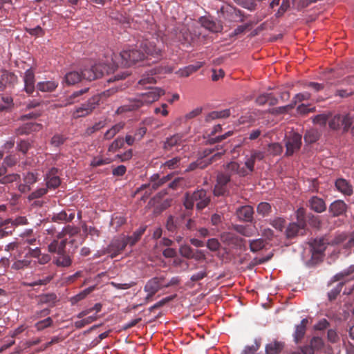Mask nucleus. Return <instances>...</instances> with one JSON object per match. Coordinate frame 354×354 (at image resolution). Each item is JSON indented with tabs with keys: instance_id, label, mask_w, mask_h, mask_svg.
Masks as SVG:
<instances>
[{
	"instance_id": "f257e3e1",
	"label": "nucleus",
	"mask_w": 354,
	"mask_h": 354,
	"mask_svg": "<svg viewBox=\"0 0 354 354\" xmlns=\"http://www.w3.org/2000/svg\"><path fill=\"white\" fill-rule=\"evenodd\" d=\"M164 94L165 91L159 87L150 88L147 92L138 95L136 97L130 99L128 104L120 106L117 113H122L137 110L142 106L149 105L157 101Z\"/></svg>"
},
{
	"instance_id": "f03ea898",
	"label": "nucleus",
	"mask_w": 354,
	"mask_h": 354,
	"mask_svg": "<svg viewBox=\"0 0 354 354\" xmlns=\"http://www.w3.org/2000/svg\"><path fill=\"white\" fill-rule=\"evenodd\" d=\"M118 64L113 57H108L105 61L88 68H84L82 71L83 79L88 81L95 80L102 77L104 73L109 74L114 72Z\"/></svg>"
},
{
	"instance_id": "7ed1b4c3",
	"label": "nucleus",
	"mask_w": 354,
	"mask_h": 354,
	"mask_svg": "<svg viewBox=\"0 0 354 354\" xmlns=\"http://www.w3.org/2000/svg\"><path fill=\"white\" fill-rule=\"evenodd\" d=\"M180 281L181 279L178 276L168 279L166 275L160 274L150 279L146 283L144 290L147 293V298L151 297L160 290L178 286Z\"/></svg>"
},
{
	"instance_id": "20e7f679",
	"label": "nucleus",
	"mask_w": 354,
	"mask_h": 354,
	"mask_svg": "<svg viewBox=\"0 0 354 354\" xmlns=\"http://www.w3.org/2000/svg\"><path fill=\"white\" fill-rule=\"evenodd\" d=\"M111 56L118 64L117 68L119 66V59H120V64L124 67H129L145 59L144 52L140 48H137L136 44L134 46H129L123 49L118 55L111 53L109 57Z\"/></svg>"
},
{
	"instance_id": "39448f33",
	"label": "nucleus",
	"mask_w": 354,
	"mask_h": 354,
	"mask_svg": "<svg viewBox=\"0 0 354 354\" xmlns=\"http://www.w3.org/2000/svg\"><path fill=\"white\" fill-rule=\"evenodd\" d=\"M211 201L210 196L204 189L194 191L193 193H186L184 205L187 209H192L196 204L198 210H202L208 206Z\"/></svg>"
},
{
	"instance_id": "423d86ee",
	"label": "nucleus",
	"mask_w": 354,
	"mask_h": 354,
	"mask_svg": "<svg viewBox=\"0 0 354 354\" xmlns=\"http://www.w3.org/2000/svg\"><path fill=\"white\" fill-rule=\"evenodd\" d=\"M136 46L141 49L145 53V58L152 57L156 59L153 62L160 59L162 56V50L157 47L153 41H149L147 39H138L136 43Z\"/></svg>"
},
{
	"instance_id": "0eeeda50",
	"label": "nucleus",
	"mask_w": 354,
	"mask_h": 354,
	"mask_svg": "<svg viewBox=\"0 0 354 354\" xmlns=\"http://www.w3.org/2000/svg\"><path fill=\"white\" fill-rule=\"evenodd\" d=\"M230 182V174L218 173L216 176V183L213 189L214 195L215 196H229L231 194L229 189Z\"/></svg>"
},
{
	"instance_id": "6e6552de",
	"label": "nucleus",
	"mask_w": 354,
	"mask_h": 354,
	"mask_svg": "<svg viewBox=\"0 0 354 354\" xmlns=\"http://www.w3.org/2000/svg\"><path fill=\"white\" fill-rule=\"evenodd\" d=\"M100 97L94 95L89 98L85 103L82 104L80 106L76 107L72 111V117L74 119L85 117L89 115L99 104Z\"/></svg>"
},
{
	"instance_id": "1a4fd4ad",
	"label": "nucleus",
	"mask_w": 354,
	"mask_h": 354,
	"mask_svg": "<svg viewBox=\"0 0 354 354\" xmlns=\"http://www.w3.org/2000/svg\"><path fill=\"white\" fill-rule=\"evenodd\" d=\"M171 39L174 42H180L186 46L192 45L196 39V35L190 32L189 30L185 26H182L171 32Z\"/></svg>"
},
{
	"instance_id": "9d476101",
	"label": "nucleus",
	"mask_w": 354,
	"mask_h": 354,
	"mask_svg": "<svg viewBox=\"0 0 354 354\" xmlns=\"http://www.w3.org/2000/svg\"><path fill=\"white\" fill-rule=\"evenodd\" d=\"M353 124L352 118L349 114L346 115H340L337 114L333 117V118L329 121L328 125L329 127L333 130H337L340 129L341 127H344V130L347 131L348 129Z\"/></svg>"
},
{
	"instance_id": "9b49d317",
	"label": "nucleus",
	"mask_w": 354,
	"mask_h": 354,
	"mask_svg": "<svg viewBox=\"0 0 354 354\" xmlns=\"http://www.w3.org/2000/svg\"><path fill=\"white\" fill-rule=\"evenodd\" d=\"M128 241L125 238L114 239L106 248L104 254H109L111 258L117 257L126 248Z\"/></svg>"
},
{
	"instance_id": "f8f14e48",
	"label": "nucleus",
	"mask_w": 354,
	"mask_h": 354,
	"mask_svg": "<svg viewBox=\"0 0 354 354\" xmlns=\"http://www.w3.org/2000/svg\"><path fill=\"white\" fill-rule=\"evenodd\" d=\"M301 145V136L294 133L287 138L286 142V156H292L296 151L299 150Z\"/></svg>"
},
{
	"instance_id": "ddd939ff",
	"label": "nucleus",
	"mask_w": 354,
	"mask_h": 354,
	"mask_svg": "<svg viewBox=\"0 0 354 354\" xmlns=\"http://www.w3.org/2000/svg\"><path fill=\"white\" fill-rule=\"evenodd\" d=\"M223 15L226 20L231 22H243L246 18L242 11L232 6L226 8L223 11Z\"/></svg>"
},
{
	"instance_id": "4468645a",
	"label": "nucleus",
	"mask_w": 354,
	"mask_h": 354,
	"mask_svg": "<svg viewBox=\"0 0 354 354\" xmlns=\"http://www.w3.org/2000/svg\"><path fill=\"white\" fill-rule=\"evenodd\" d=\"M24 91L28 95H32L35 90V75L32 68L27 69L24 75Z\"/></svg>"
},
{
	"instance_id": "2eb2a0df",
	"label": "nucleus",
	"mask_w": 354,
	"mask_h": 354,
	"mask_svg": "<svg viewBox=\"0 0 354 354\" xmlns=\"http://www.w3.org/2000/svg\"><path fill=\"white\" fill-rule=\"evenodd\" d=\"M306 223L303 222H293L288 225L286 233L288 239H292L298 235H304L306 234Z\"/></svg>"
},
{
	"instance_id": "dca6fc26",
	"label": "nucleus",
	"mask_w": 354,
	"mask_h": 354,
	"mask_svg": "<svg viewBox=\"0 0 354 354\" xmlns=\"http://www.w3.org/2000/svg\"><path fill=\"white\" fill-rule=\"evenodd\" d=\"M347 209V204L343 200L338 199L330 203L328 211L333 216L337 217L345 214Z\"/></svg>"
},
{
	"instance_id": "f3484780",
	"label": "nucleus",
	"mask_w": 354,
	"mask_h": 354,
	"mask_svg": "<svg viewBox=\"0 0 354 354\" xmlns=\"http://www.w3.org/2000/svg\"><path fill=\"white\" fill-rule=\"evenodd\" d=\"M169 180V176H164L162 178H160L158 174H153L151 177V183L149 184H145L141 185V187L138 189V192L144 190L147 188H151V190H156L161 185L165 184Z\"/></svg>"
},
{
	"instance_id": "a211bd4d",
	"label": "nucleus",
	"mask_w": 354,
	"mask_h": 354,
	"mask_svg": "<svg viewBox=\"0 0 354 354\" xmlns=\"http://www.w3.org/2000/svg\"><path fill=\"white\" fill-rule=\"evenodd\" d=\"M335 186L338 192L346 196L353 194V188L351 183L345 178H337L335 182Z\"/></svg>"
},
{
	"instance_id": "6ab92c4d",
	"label": "nucleus",
	"mask_w": 354,
	"mask_h": 354,
	"mask_svg": "<svg viewBox=\"0 0 354 354\" xmlns=\"http://www.w3.org/2000/svg\"><path fill=\"white\" fill-rule=\"evenodd\" d=\"M200 23L203 27L213 32H219L223 30V25L220 21H214L206 17H201Z\"/></svg>"
},
{
	"instance_id": "aec40b11",
	"label": "nucleus",
	"mask_w": 354,
	"mask_h": 354,
	"mask_svg": "<svg viewBox=\"0 0 354 354\" xmlns=\"http://www.w3.org/2000/svg\"><path fill=\"white\" fill-rule=\"evenodd\" d=\"M183 142V135L182 133L174 134L166 139L163 145V149L165 151H171L175 147L181 146Z\"/></svg>"
},
{
	"instance_id": "412c9836",
	"label": "nucleus",
	"mask_w": 354,
	"mask_h": 354,
	"mask_svg": "<svg viewBox=\"0 0 354 354\" xmlns=\"http://www.w3.org/2000/svg\"><path fill=\"white\" fill-rule=\"evenodd\" d=\"M254 209L250 205H244L236 210L237 217L240 221L250 222L253 219Z\"/></svg>"
},
{
	"instance_id": "4be33fe9",
	"label": "nucleus",
	"mask_w": 354,
	"mask_h": 354,
	"mask_svg": "<svg viewBox=\"0 0 354 354\" xmlns=\"http://www.w3.org/2000/svg\"><path fill=\"white\" fill-rule=\"evenodd\" d=\"M310 208L317 213H322L326 209L325 201L316 196H312L308 201Z\"/></svg>"
},
{
	"instance_id": "5701e85b",
	"label": "nucleus",
	"mask_w": 354,
	"mask_h": 354,
	"mask_svg": "<svg viewBox=\"0 0 354 354\" xmlns=\"http://www.w3.org/2000/svg\"><path fill=\"white\" fill-rule=\"evenodd\" d=\"M67 239H62L59 241L57 239L53 240L48 246V250L50 253H57L63 254L66 252Z\"/></svg>"
},
{
	"instance_id": "b1692460",
	"label": "nucleus",
	"mask_w": 354,
	"mask_h": 354,
	"mask_svg": "<svg viewBox=\"0 0 354 354\" xmlns=\"http://www.w3.org/2000/svg\"><path fill=\"white\" fill-rule=\"evenodd\" d=\"M221 239L225 244L234 246H241V243L243 241L242 238L231 232L223 233L221 236Z\"/></svg>"
},
{
	"instance_id": "393cba45",
	"label": "nucleus",
	"mask_w": 354,
	"mask_h": 354,
	"mask_svg": "<svg viewBox=\"0 0 354 354\" xmlns=\"http://www.w3.org/2000/svg\"><path fill=\"white\" fill-rule=\"evenodd\" d=\"M58 85V82L55 80L41 81L37 84L36 88L43 93H52L56 90Z\"/></svg>"
},
{
	"instance_id": "a878e982",
	"label": "nucleus",
	"mask_w": 354,
	"mask_h": 354,
	"mask_svg": "<svg viewBox=\"0 0 354 354\" xmlns=\"http://www.w3.org/2000/svg\"><path fill=\"white\" fill-rule=\"evenodd\" d=\"M37 265L36 261L31 260L26 254L23 259L15 261L12 268L15 270H24L25 268H31Z\"/></svg>"
},
{
	"instance_id": "bb28decb",
	"label": "nucleus",
	"mask_w": 354,
	"mask_h": 354,
	"mask_svg": "<svg viewBox=\"0 0 354 354\" xmlns=\"http://www.w3.org/2000/svg\"><path fill=\"white\" fill-rule=\"evenodd\" d=\"M204 64V62H197L195 64L187 66L183 68H180L176 72L180 77H188L193 73L197 71Z\"/></svg>"
},
{
	"instance_id": "cd10ccee",
	"label": "nucleus",
	"mask_w": 354,
	"mask_h": 354,
	"mask_svg": "<svg viewBox=\"0 0 354 354\" xmlns=\"http://www.w3.org/2000/svg\"><path fill=\"white\" fill-rule=\"evenodd\" d=\"M87 313L86 312L80 313L77 317L80 318V320H76L75 322V326L77 328H84L86 324H90L93 321H95L97 317L95 315V313L93 315L88 316L85 318H83L84 316H86Z\"/></svg>"
},
{
	"instance_id": "c85d7f7f",
	"label": "nucleus",
	"mask_w": 354,
	"mask_h": 354,
	"mask_svg": "<svg viewBox=\"0 0 354 354\" xmlns=\"http://www.w3.org/2000/svg\"><path fill=\"white\" fill-rule=\"evenodd\" d=\"M57 171V169L53 168L50 171L49 174H47L46 180V186L48 188L55 189L59 186L61 180L57 176H55Z\"/></svg>"
},
{
	"instance_id": "c756f323",
	"label": "nucleus",
	"mask_w": 354,
	"mask_h": 354,
	"mask_svg": "<svg viewBox=\"0 0 354 354\" xmlns=\"http://www.w3.org/2000/svg\"><path fill=\"white\" fill-rule=\"evenodd\" d=\"M308 323V320L307 319H304L301 320L300 324L296 326L295 332L294 333V339L297 344L304 338L306 333V325Z\"/></svg>"
},
{
	"instance_id": "7c9ffc66",
	"label": "nucleus",
	"mask_w": 354,
	"mask_h": 354,
	"mask_svg": "<svg viewBox=\"0 0 354 354\" xmlns=\"http://www.w3.org/2000/svg\"><path fill=\"white\" fill-rule=\"evenodd\" d=\"M6 167L4 165L0 166V183L1 184H7L14 181H16L19 176L15 174H11L6 175Z\"/></svg>"
},
{
	"instance_id": "2f4dec72",
	"label": "nucleus",
	"mask_w": 354,
	"mask_h": 354,
	"mask_svg": "<svg viewBox=\"0 0 354 354\" xmlns=\"http://www.w3.org/2000/svg\"><path fill=\"white\" fill-rule=\"evenodd\" d=\"M231 115L230 109L222 111H214L210 112L205 118V121L209 122L218 118H227Z\"/></svg>"
},
{
	"instance_id": "473e14b6",
	"label": "nucleus",
	"mask_w": 354,
	"mask_h": 354,
	"mask_svg": "<svg viewBox=\"0 0 354 354\" xmlns=\"http://www.w3.org/2000/svg\"><path fill=\"white\" fill-rule=\"evenodd\" d=\"M327 243H328L324 238L315 239L312 243L313 254H323L326 248Z\"/></svg>"
},
{
	"instance_id": "72a5a7b5",
	"label": "nucleus",
	"mask_w": 354,
	"mask_h": 354,
	"mask_svg": "<svg viewBox=\"0 0 354 354\" xmlns=\"http://www.w3.org/2000/svg\"><path fill=\"white\" fill-rule=\"evenodd\" d=\"M83 79L82 71H71L65 75L64 80L68 85H73L80 82Z\"/></svg>"
},
{
	"instance_id": "f704fd0d",
	"label": "nucleus",
	"mask_w": 354,
	"mask_h": 354,
	"mask_svg": "<svg viewBox=\"0 0 354 354\" xmlns=\"http://www.w3.org/2000/svg\"><path fill=\"white\" fill-rule=\"evenodd\" d=\"M283 344L281 342L274 341L268 343L265 347L266 354H279L282 351Z\"/></svg>"
},
{
	"instance_id": "c9c22d12",
	"label": "nucleus",
	"mask_w": 354,
	"mask_h": 354,
	"mask_svg": "<svg viewBox=\"0 0 354 354\" xmlns=\"http://www.w3.org/2000/svg\"><path fill=\"white\" fill-rule=\"evenodd\" d=\"M58 301L57 296L55 293L44 294L39 297V302L53 307Z\"/></svg>"
},
{
	"instance_id": "e433bc0d",
	"label": "nucleus",
	"mask_w": 354,
	"mask_h": 354,
	"mask_svg": "<svg viewBox=\"0 0 354 354\" xmlns=\"http://www.w3.org/2000/svg\"><path fill=\"white\" fill-rule=\"evenodd\" d=\"M146 226H141L136 230L131 236H129L125 239L131 246L134 245L141 238L146 230Z\"/></svg>"
},
{
	"instance_id": "4c0bfd02",
	"label": "nucleus",
	"mask_w": 354,
	"mask_h": 354,
	"mask_svg": "<svg viewBox=\"0 0 354 354\" xmlns=\"http://www.w3.org/2000/svg\"><path fill=\"white\" fill-rule=\"evenodd\" d=\"M319 137L320 133L319 131L315 129H311L306 131L304 134V139L307 144H313L317 141Z\"/></svg>"
},
{
	"instance_id": "58836bf2",
	"label": "nucleus",
	"mask_w": 354,
	"mask_h": 354,
	"mask_svg": "<svg viewBox=\"0 0 354 354\" xmlns=\"http://www.w3.org/2000/svg\"><path fill=\"white\" fill-rule=\"evenodd\" d=\"M180 218H176L171 215L169 216L166 221L167 230L170 232H176L180 225Z\"/></svg>"
},
{
	"instance_id": "ea45409f",
	"label": "nucleus",
	"mask_w": 354,
	"mask_h": 354,
	"mask_svg": "<svg viewBox=\"0 0 354 354\" xmlns=\"http://www.w3.org/2000/svg\"><path fill=\"white\" fill-rule=\"evenodd\" d=\"M267 243L263 239H257L249 241L250 250L252 252H257L263 249Z\"/></svg>"
},
{
	"instance_id": "a19ab883",
	"label": "nucleus",
	"mask_w": 354,
	"mask_h": 354,
	"mask_svg": "<svg viewBox=\"0 0 354 354\" xmlns=\"http://www.w3.org/2000/svg\"><path fill=\"white\" fill-rule=\"evenodd\" d=\"M124 127V122H119L115 125H113L111 129L107 130L104 135V138L105 140H111L118 133H119L123 128Z\"/></svg>"
},
{
	"instance_id": "79ce46f5",
	"label": "nucleus",
	"mask_w": 354,
	"mask_h": 354,
	"mask_svg": "<svg viewBox=\"0 0 354 354\" xmlns=\"http://www.w3.org/2000/svg\"><path fill=\"white\" fill-rule=\"evenodd\" d=\"M96 288V286H90L80 293L77 294L74 297H71V301L73 304L77 303L78 301L86 298L89 294H91Z\"/></svg>"
},
{
	"instance_id": "37998d69",
	"label": "nucleus",
	"mask_w": 354,
	"mask_h": 354,
	"mask_svg": "<svg viewBox=\"0 0 354 354\" xmlns=\"http://www.w3.org/2000/svg\"><path fill=\"white\" fill-rule=\"evenodd\" d=\"M59 257L55 259V263L59 267H69L72 263L71 257L66 254H58Z\"/></svg>"
},
{
	"instance_id": "c03bdc74",
	"label": "nucleus",
	"mask_w": 354,
	"mask_h": 354,
	"mask_svg": "<svg viewBox=\"0 0 354 354\" xmlns=\"http://www.w3.org/2000/svg\"><path fill=\"white\" fill-rule=\"evenodd\" d=\"M354 272V266H351L348 268L342 270V272L336 274L333 278V281H339L345 283V278Z\"/></svg>"
},
{
	"instance_id": "a18cd8bd",
	"label": "nucleus",
	"mask_w": 354,
	"mask_h": 354,
	"mask_svg": "<svg viewBox=\"0 0 354 354\" xmlns=\"http://www.w3.org/2000/svg\"><path fill=\"white\" fill-rule=\"evenodd\" d=\"M180 254L188 259H192L194 250L188 244H183L179 247Z\"/></svg>"
},
{
	"instance_id": "49530a36",
	"label": "nucleus",
	"mask_w": 354,
	"mask_h": 354,
	"mask_svg": "<svg viewBox=\"0 0 354 354\" xmlns=\"http://www.w3.org/2000/svg\"><path fill=\"white\" fill-rule=\"evenodd\" d=\"M1 100L0 112H6L10 110L12 106V98L10 96H3Z\"/></svg>"
},
{
	"instance_id": "de8ad7c7",
	"label": "nucleus",
	"mask_w": 354,
	"mask_h": 354,
	"mask_svg": "<svg viewBox=\"0 0 354 354\" xmlns=\"http://www.w3.org/2000/svg\"><path fill=\"white\" fill-rule=\"evenodd\" d=\"M261 342L259 339H254V344L252 346H245L241 354H259L257 353L260 348Z\"/></svg>"
},
{
	"instance_id": "09e8293b",
	"label": "nucleus",
	"mask_w": 354,
	"mask_h": 354,
	"mask_svg": "<svg viewBox=\"0 0 354 354\" xmlns=\"http://www.w3.org/2000/svg\"><path fill=\"white\" fill-rule=\"evenodd\" d=\"M156 82V80L152 75H144L142 78L138 82V85L145 86L147 88H150L149 86H147L148 84H153Z\"/></svg>"
},
{
	"instance_id": "8fccbe9b",
	"label": "nucleus",
	"mask_w": 354,
	"mask_h": 354,
	"mask_svg": "<svg viewBox=\"0 0 354 354\" xmlns=\"http://www.w3.org/2000/svg\"><path fill=\"white\" fill-rule=\"evenodd\" d=\"M271 212V205L266 202L260 203L257 206V212L262 216H268Z\"/></svg>"
},
{
	"instance_id": "3c124183",
	"label": "nucleus",
	"mask_w": 354,
	"mask_h": 354,
	"mask_svg": "<svg viewBox=\"0 0 354 354\" xmlns=\"http://www.w3.org/2000/svg\"><path fill=\"white\" fill-rule=\"evenodd\" d=\"M344 282H339L334 288L328 293V298L330 301L335 300L342 291Z\"/></svg>"
},
{
	"instance_id": "603ef678",
	"label": "nucleus",
	"mask_w": 354,
	"mask_h": 354,
	"mask_svg": "<svg viewBox=\"0 0 354 354\" xmlns=\"http://www.w3.org/2000/svg\"><path fill=\"white\" fill-rule=\"evenodd\" d=\"M53 324V319L51 317H48L44 320H39V322L35 324V327L37 329L38 331L43 330L44 328H46L50 326Z\"/></svg>"
},
{
	"instance_id": "864d4df0",
	"label": "nucleus",
	"mask_w": 354,
	"mask_h": 354,
	"mask_svg": "<svg viewBox=\"0 0 354 354\" xmlns=\"http://www.w3.org/2000/svg\"><path fill=\"white\" fill-rule=\"evenodd\" d=\"M124 145V138L118 137L109 145L108 151L110 152H115L118 149L122 148Z\"/></svg>"
},
{
	"instance_id": "5fc2aeb1",
	"label": "nucleus",
	"mask_w": 354,
	"mask_h": 354,
	"mask_svg": "<svg viewBox=\"0 0 354 354\" xmlns=\"http://www.w3.org/2000/svg\"><path fill=\"white\" fill-rule=\"evenodd\" d=\"M306 218L308 220V222L310 226L315 228H319L321 227V220L319 218V216H315L313 214H308L306 216Z\"/></svg>"
},
{
	"instance_id": "6e6d98bb",
	"label": "nucleus",
	"mask_w": 354,
	"mask_h": 354,
	"mask_svg": "<svg viewBox=\"0 0 354 354\" xmlns=\"http://www.w3.org/2000/svg\"><path fill=\"white\" fill-rule=\"evenodd\" d=\"M239 164L236 162H230L225 166V171L223 174H230V177L234 174H238Z\"/></svg>"
},
{
	"instance_id": "4d7b16f0",
	"label": "nucleus",
	"mask_w": 354,
	"mask_h": 354,
	"mask_svg": "<svg viewBox=\"0 0 354 354\" xmlns=\"http://www.w3.org/2000/svg\"><path fill=\"white\" fill-rule=\"evenodd\" d=\"M82 275V272L78 271L76 272L75 274L64 277L62 279V285L63 286H68L69 284L73 283L77 279L80 277Z\"/></svg>"
},
{
	"instance_id": "13d9d810",
	"label": "nucleus",
	"mask_w": 354,
	"mask_h": 354,
	"mask_svg": "<svg viewBox=\"0 0 354 354\" xmlns=\"http://www.w3.org/2000/svg\"><path fill=\"white\" fill-rule=\"evenodd\" d=\"M286 221L281 217L275 218L270 220V224L272 225L275 229L282 231L285 226Z\"/></svg>"
},
{
	"instance_id": "bf43d9fd",
	"label": "nucleus",
	"mask_w": 354,
	"mask_h": 354,
	"mask_svg": "<svg viewBox=\"0 0 354 354\" xmlns=\"http://www.w3.org/2000/svg\"><path fill=\"white\" fill-rule=\"evenodd\" d=\"M41 127L39 124H34L29 123L27 124L25 127L19 128L18 129L19 134H26L28 133L33 128L34 130H36L37 128H40Z\"/></svg>"
},
{
	"instance_id": "052dcab7",
	"label": "nucleus",
	"mask_w": 354,
	"mask_h": 354,
	"mask_svg": "<svg viewBox=\"0 0 354 354\" xmlns=\"http://www.w3.org/2000/svg\"><path fill=\"white\" fill-rule=\"evenodd\" d=\"M283 151V147L279 143H272L268 146V151L273 156L279 155Z\"/></svg>"
},
{
	"instance_id": "680f3d73",
	"label": "nucleus",
	"mask_w": 354,
	"mask_h": 354,
	"mask_svg": "<svg viewBox=\"0 0 354 354\" xmlns=\"http://www.w3.org/2000/svg\"><path fill=\"white\" fill-rule=\"evenodd\" d=\"M290 7V0H283L279 8L276 13V17H281L289 9Z\"/></svg>"
},
{
	"instance_id": "e2e57ef3",
	"label": "nucleus",
	"mask_w": 354,
	"mask_h": 354,
	"mask_svg": "<svg viewBox=\"0 0 354 354\" xmlns=\"http://www.w3.org/2000/svg\"><path fill=\"white\" fill-rule=\"evenodd\" d=\"M66 138L61 134H55L51 138V145L54 147H59L64 143Z\"/></svg>"
},
{
	"instance_id": "0e129e2a",
	"label": "nucleus",
	"mask_w": 354,
	"mask_h": 354,
	"mask_svg": "<svg viewBox=\"0 0 354 354\" xmlns=\"http://www.w3.org/2000/svg\"><path fill=\"white\" fill-rule=\"evenodd\" d=\"M111 162V160L109 158H99V157H95L91 162V165L92 167H99V166H102V165H107V164H109Z\"/></svg>"
},
{
	"instance_id": "69168bd1",
	"label": "nucleus",
	"mask_w": 354,
	"mask_h": 354,
	"mask_svg": "<svg viewBox=\"0 0 354 354\" xmlns=\"http://www.w3.org/2000/svg\"><path fill=\"white\" fill-rule=\"evenodd\" d=\"M206 245L209 250L215 252L218 250L221 245L218 239L212 238L208 239Z\"/></svg>"
},
{
	"instance_id": "338daca9",
	"label": "nucleus",
	"mask_w": 354,
	"mask_h": 354,
	"mask_svg": "<svg viewBox=\"0 0 354 354\" xmlns=\"http://www.w3.org/2000/svg\"><path fill=\"white\" fill-rule=\"evenodd\" d=\"M47 193L46 188H39L36 191L32 192L28 197L29 201H32L36 198H41Z\"/></svg>"
},
{
	"instance_id": "774afa93",
	"label": "nucleus",
	"mask_w": 354,
	"mask_h": 354,
	"mask_svg": "<svg viewBox=\"0 0 354 354\" xmlns=\"http://www.w3.org/2000/svg\"><path fill=\"white\" fill-rule=\"evenodd\" d=\"M64 232L69 236H74L80 232V228L76 226L67 225L64 227Z\"/></svg>"
}]
</instances>
